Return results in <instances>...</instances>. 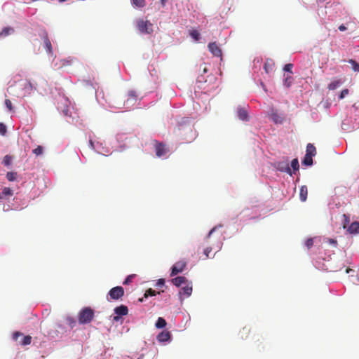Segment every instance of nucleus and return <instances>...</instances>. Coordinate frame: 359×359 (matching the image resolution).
Here are the masks:
<instances>
[{
    "instance_id": "1",
    "label": "nucleus",
    "mask_w": 359,
    "mask_h": 359,
    "mask_svg": "<svg viewBox=\"0 0 359 359\" xmlns=\"http://www.w3.org/2000/svg\"><path fill=\"white\" fill-rule=\"evenodd\" d=\"M16 88L15 95L17 97H25L32 92L34 87L31 81L28 79H20L15 82Z\"/></svg>"
},
{
    "instance_id": "2",
    "label": "nucleus",
    "mask_w": 359,
    "mask_h": 359,
    "mask_svg": "<svg viewBox=\"0 0 359 359\" xmlns=\"http://www.w3.org/2000/svg\"><path fill=\"white\" fill-rule=\"evenodd\" d=\"M94 311L90 307L83 308L78 313V320L80 324L90 323L94 318Z\"/></svg>"
},
{
    "instance_id": "3",
    "label": "nucleus",
    "mask_w": 359,
    "mask_h": 359,
    "mask_svg": "<svg viewBox=\"0 0 359 359\" xmlns=\"http://www.w3.org/2000/svg\"><path fill=\"white\" fill-rule=\"evenodd\" d=\"M178 134L182 136L183 140L191 142L194 138L192 127L190 126H181L178 128Z\"/></svg>"
},
{
    "instance_id": "4",
    "label": "nucleus",
    "mask_w": 359,
    "mask_h": 359,
    "mask_svg": "<svg viewBox=\"0 0 359 359\" xmlns=\"http://www.w3.org/2000/svg\"><path fill=\"white\" fill-rule=\"evenodd\" d=\"M137 25L142 33L150 34L153 32V25L149 20H139Z\"/></svg>"
},
{
    "instance_id": "5",
    "label": "nucleus",
    "mask_w": 359,
    "mask_h": 359,
    "mask_svg": "<svg viewBox=\"0 0 359 359\" xmlns=\"http://www.w3.org/2000/svg\"><path fill=\"white\" fill-rule=\"evenodd\" d=\"M124 294V290L121 286H117L111 288L109 292V295L111 299L118 300L121 298Z\"/></svg>"
},
{
    "instance_id": "6",
    "label": "nucleus",
    "mask_w": 359,
    "mask_h": 359,
    "mask_svg": "<svg viewBox=\"0 0 359 359\" xmlns=\"http://www.w3.org/2000/svg\"><path fill=\"white\" fill-rule=\"evenodd\" d=\"M22 337V341L20 342V344L22 346H26L29 345L32 342V337L29 335L24 336L23 334L20 332H15L13 334V339L15 341H18V337Z\"/></svg>"
},
{
    "instance_id": "7",
    "label": "nucleus",
    "mask_w": 359,
    "mask_h": 359,
    "mask_svg": "<svg viewBox=\"0 0 359 359\" xmlns=\"http://www.w3.org/2000/svg\"><path fill=\"white\" fill-rule=\"evenodd\" d=\"M114 311L116 316L114 317L113 320L116 322L119 320L120 316H126L128 313V309L125 305L117 306Z\"/></svg>"
},
{
    "instance_id": "8",
    "label": "nucleus",
    "mask_w": 359,
    "mask_h": 359,
    "mask_svg": "<svg viewBox=\"0 0 359 359\" xmlns=\"http://www.w3.org/2000/svg\"><path fill=\"white\" fill-rule=\"evenodd\" d=\"M187 263L184 261H179L176 262L171 269V276H174L177 273L183 271L186 267Z\"/></svg>"
},
{
    "instance_id": "9",
    "label": "nucleus",
    "mask_w": 359,
    "mask_h": 359,
    "mask_svg": "<svg viewBox=\"0 0 359 359\" xmlns=\"http://www.w3.org/2000/svg\"><path fill=\"white\" fill-rule=\"evenodd\" d=\"M208 50L215 57H222V53L219 46L216 42H211L208 45Z\"/></svg>"
},
{
    "instance_id": "10",
    "label": "nucleus",
    "mask_w": 359,
    "mask_h": 359,
    "mask_svg": "<svg viewBox=\"0 0 359 359\" xmlns=\"http://www.w3.org/2000/svg\"><path fill=\"white\" fill-rule=\"evenodd\" d=\"M156 154L158 157H161L166 154L165 144L163 143H156L155 146Z\"/></svg>"
},
{
    "instance_id": "11",
    "label": "nucleus",
    "mask_w": 359,
    "mask_h": 359,
    "mask_svg": "<svg viewBox=\"0 0 359 359\" xmlns=\"http://www.w3.org/2000/svg\"><path fill=\"white\" fill-rule=\"evenodd\" d=\"M237 114L239 119L242 121L248 120V113L244 107H238L237 109Z\"/></svg>"
},
{
    "instance_id": "12",
    "label": "nucleus",
    "mask_w": 359,
    "mask_h": 359,
    "mask_svg": "<svg viewBox=\"0 0 359 359\" xmlns=\"http://www.w3.org/2000/svg\"><path fill=\"white\" fill-rule=\"evenodd\" d=\"M43 40L45 48L46 49V52L48 54H53L52 44H51V42H50V39H48L46 33L43 35Z\"/></svg>"
},
{
    "instance_id": "13",
    "label": "nucleus",
    "mask_w": 359,
    "mask_h": 359,
    "mask_svg": "<svg viewBox=\"0 0 359 359\" xmlns=\"http://www.w3.org/2000/svg\"><path fill=\"white\" fill-rule=\"evenodd\" d=\"M73 62H74L73 58L68 57V58L60 60L58 62H57L55 64V65H58L59 68H62V67H65L72 65L73 64Z\"/></svg>"
},
{
    "instance_id": "14",
    "label": "nucleus",
    "mask_w": 359,
    "mask_h": 359,
    "mask_svg": "<svg viewBox=\"0 0 359 359\" xmlns=\"http://www.w3.org/2000/svg\"><path fill=\"white\" fill-rule=\"evenodd\" d=\"M274 62L271 59H267L264 62V69L266 74L272 72L274 67Z\"/></svg>"
},
{
    "instance_id": "15",
    "label": "nucleus",
    "mask_w": 359,
    "mask_h": 359,
    "mask_svg": "<svg viewBox=\"0 0 359 359\" xmlns=\"http://www.w3.org/2000/svg\"><path fill=\"white\" fill-rule=\"evenodd\" d=\"M277 169L281 172H285L288 173L290 175H292L290 168L289 167L288 163H279L278 164Z\"/></svg>"
},
{
    "instance_id": "16",
    "label": "nucleus",
    "mask_w": 359,
    "mask_h": 359,
    "mask_svg": "<svg viewBox=\"0 0 359 359\" xmlns=\"http://www.w3.org/2000/svg\"><path fill=\"white\" fill-rule=\"evenodd\" d=\"M308 189L306 185H303L300 187L299 190V198L302 202H305L307 198Z\"/></svg>"
},
{
    "instance_id": "17",
    "label": "nucleus",
    "mask_w": 359,
    "mask_h": 359,
    "mask_svg": "<svg viewBox=\"0 0 359 359\" xmlns=\"http://www.w3.org/2000/svg\"><path fill=\"white\" fill-rule=\"evenodd\" d=\"M347 231L350 233H359V222H353L348 227Z\"/></svg>"
},
{
    "instance_id": "18",
    "label": "nucleus",
    "mask_w": 359,
    "mask_h": 359,
    "mask_svg": "<svg viewBox=\"0 0 359 359\" xmlns=\"http://www.w3.org/2000/svg\"><path fill=\"white\" fill-rule=\"evenodd\" d=\"M187 280L184 276H177L172 279V283L177 287L181 286L184 283H187Z\"/></svg>"
},
{
    "instance_id": "19",
    "label": "nucleus",
    "mask_w": 359,
    "mask_h": 359,
    "mask_svg": "<svg viewBox=\"0 0 359 359\" xmlns=\"http://www.w3.org/2000/svg\"><path fill=\"white\" fill-rule=\"evenodd\" d=\"M170 334L169 332H161L157 336V339L161 342L167 341L170 339Z\"/></svg>"
},
{
    "instance_id": "20",
    "label": "nucleus",
    "mask_w": 359,
    "mask_h": 359,
    "mask_svg": "<svg viewBox=\"0 0 359 359\" xmlns=\"http://www.w3.org/2000/svg\"><path fill=\"white\" fill-rule=\"evenodd\" d=\"M306 154L314 156L316 154V149L313 144L309 143L306 146Z\"/></svg>"
},
{
    "instance_id": "21",
    "label": "nucleus",
    "mask_w": 359,
    "mask_h": 359,
    "mask_svg": "<svg viewBox=\"0 0 359 359\" xmlns=\"http://www.w3.org/2000/svg\"><path fill=\"white\" fill-rule=\"evenodd\" d=\"M271 118L276 123H282L283 121V118L277 113H272L271 114Z\"/></svg>"
},
{
    "instance_id": "22",
    "label": "nucleus",
    "mask_w": 359,
    "mask_h": 359,
    "mask_svg": "<svg viewBox=\"0 0 359 359\" xmlns=\"http://www.w3.org/2000/svg\"><path fill=\"white\" fill-rule=\"evenodd\" d=\"M182 290L183 291L184 294H185L187 297H189L192 292L191 284L189 283V284L187 285L186 286L183 287L182 288Z\"/></svg>"
},
{
    "instance_id": "23",
    "label": "nucleus",
    "mask_w": 359,
    "mask_h": 359,
    "mask_svg": "<svg viewBox=\"0 0 359 359\" xmlns=\"http://www.w3.org/2000/svg\"><path fill=\"white\" fill-rule=\"evenodd\" d=\"M313 156L305 154L302 161V164L304 165L310 166L313 164Z\"/></svg>"
},
{
    "instance_id": "24",
    "label": "nucleus",
    "mask_w": 359,
    "mask_h": 359,
    "mask_svg": "<svg viewBox=\"0 0 359 359\" xmlns=\"http://www.w3.org/2000/svg\"><path fill=\"white\" fill-rule=\"evenodd\" d=\"M13 29L11 27H4L2 31L0 32V36L1 37H5L9 34H11L12 32H13Z\"/></svg>"
},
{
    "instance_id": "25",
    "label": "nucleus",
    "mask_w": 359,
    "mask_h": 359,
    "mask_svg": "<svg viewBox=\"0 0 359 359\" xmlns=\"http://www.w3.org/2000/svg\"><path fill=\"white\" fill-rule=\"evenodd\" d=\"M166 321L164 318L159 317L156 323V327L157 328H163L165 327Z\"/></svg>"
},
{
    "instance_id": "26",
    "label": "nucleus",
    "mask_w": 359,
    "mask_h": 359,
    "mask_svg": "<svg viewBox=\"0 0 359 359\" xmlns=\"http://www.w3.org/2000/svg\"><path fill=\"white\" fill-rule=\"evenodd\" d=\"M1 194H2V198L4 196H13V191L9 187H4Z\"/></svg>"
},
{
    "instance_id": "27",
    "label": "nucleus",
    "mask_w": 359,
    "mask_h": 359,
    "mask_svg": "<svg viewBox=\"0 0 359 359\" xmlns=\"http://www.w3.org/2000/svg\"><path fill=\"white\" fill-rule=\"evenodd\" d=\"M292 81H293V78L292 76L290 75H287L286 77L284 79V85L287 87V88H289L291 86L292 83Z\"/></svg>"
},
{
    "instance_id": "28",
    "label": "nucleus",
    "mask_w": 359,
    "mask_h": 359,
    "mask_svg": "<svg viewBox=\"0 0 359 359\" xmlns=\"http://www.w3.org/2000/svg\"><path fill=\"white\" fill-rule=\"evenodd\" d=\"M6 178L8 181H15L17 178V172H8L6 174Z\"/></svg>"
},
{
    "instance_id": "29",
    "label": "nucleus",
    "mask_w": 359,
    "mask_h": 359,
    "mask_svg": "<svg viewBox=\"0 0 359 359\" xmlns=\"http://www.w3.org/2000/svg\"><path fill=\"white\" fill-rule=\"evenodd\" d=\"M13 157L10 155H6L3 159V164L5 166H9L11 164Z\"/></svg>"
},
{
    "instance_id": "30",
    "label": "nucleus",
    "mask_w": 359,
    "mask_h": 359,
    "mask_svg": "<svg viewBox=\"0 0 359 359\" xmlns=\"http://www.w3.org/2000/svg\"><path fill=\"white\" fill-rule=\"evenodd\" d=\"M340 84L341 82L339 81H334L329 84L328 88L330 90H335L340 86Z\"/></svg>"
},
{
    "instance_id": "31",
    "label": "nucleus",
    "mask_w": 359,
    "mask_h": 359,
    "mask_svg": "<svg viewBox=\"0 0 359 359\" xmlns=\"http://www.w3.org/2000/svg\"><path fill=\"white\" fill-rule=\"evenodd\" d=\"M132 4L137 7H144L145 6L144 0H131Z\"/></svg>"
},
{
    "instance_id": "32",
    "label": "nucleus",
    "mask_w": 359,
    "mask_h": 359,
    "mask_svg": "<svg viewBox=\"0 0 359 359\" xmlns=\"http://www.w3.org/2000/svg\"><path fill=\"white\" fill-rule=\"evenodd\" d=\"M348 62L351 64L352 69L354 72H359V64L357 63L355 60L351 59L348 60Z\"/></svg>"
},
{
    "instance_id": "33",
    "label": "nucleus",
    "mask_w": 359,
    "mask_h": 359,
    "mask_svg": "<svg viewBox=\"0 0 359 359\" xmlns=\"http://www.w3.org/2000/svg\"><path fill=\"white\" fill-rule=\"evenodd\" d=\"M291 167L292 168L294 171H297L299 170V165L297 158H294L291 162Z\"/></svg>"
},
{
    "instance_id": "34",
    "label": "nucleus",
    "mask_w": 359,
    "mask_h": 359,
    "mask_svg": "<svg viewBox=\"0 0 359 359\" xmlns=\"http://www.w3.org/2000/svg\"><path fill=\"white\" fill-rule=\"evenodd\" d=\"M250 330L248 327H243V330L241 332V338L242 339H246L248 337V334L250 333Z\"/></svg>"
},
{
    "instance_id": "35",
    "label": "nucleus",
    "mask_w": 359,
    "mask_h": 359,
    "mask_svg": "<svg viewBox=\"0 0 359 359\" xmlns=\"http://www.w3.org/2000/svg\"><path fill=\"white\" fill-rule=\"evenodd\" d=\"M343 218H344L343 228L346 229L350 223V217L348 215L344 214Z\"/></svg>"
},
{
    "instance_id": "36",
    "label": "nucleus",
    "mask_w": 359,
    "mask_h": 359,
    "mask_svg": "<svg viewBox=\"0 0 359 359\" xmlns=\"http://www.w3.org/2000/svg\"><path fill=\"white\" fill-rule=\"evenodd\" d=\"M190 35L196 41H198L200 39V33L197 30L191 31Z\"/></svg>"
},
{
    "instance_id": "37",
    "label": "nucleus",
    "mask_w": 359,
    "mask_h": 359,
    "mask_svg": "<svg viewBox=\"0 0 359 359\" xmlns=\"http://www.w3.org/2000/svg\"><path fill=\"white\" fill-rule=\"evenodd\" d=\"M156 294V292L151 288L148 289L146 290L144 297L145 298H147L149 296H155Z\"/></svg>"
},
{
    "instance_id": "38",
    "label": "nucleus",
    "mask_w": 359,
    "mask_h": 359,
    "mask_svg": "<svg viewBox=\"0 0 359 359\" xmlns=\"http://www.w3.org/2000/svg\"><path fill=\"white\" fill-rule=\"evenodd\" d=\"M67 323H68V325L72 327L73 328L75 325H76V321L75 320L72 318V317H68L67 318Z\"/></svg>"
},
{
    "instance_id": "39",
    "label": "nucleus",
    "mask_w": 359,
    "mask_h": 359,
    "mask_svg": "<svg viewBox=\"0 0 359 359\" xmlns=\"http://www.w3.org/2000/svg\"><path fill=\"white\" fill-rule=\"evenodd\" d=\"M43 147L41 146H38L36 149L33 150V153L36 156H39L43 154Z\"/></svg>"
},
{
    "instance_id": "40",
    "label": "nucleus",
    "mask_w": 359,
    "mask_h": 359,
    "mask_svg": "<svg viewBox=\"0 0 359 359\" xmlns=\"http://www.w3.org/2000/svg\"><path fill=\"white\" fill-rule=\"evenodd\" d=\"M135 274H131V275L128 276L127 278H126V280H124L123 284L128 285L130 283H131L133 279L135 278Z\"/></svg>"
},
{
    "instance_id": "41",
    "label": "nucleus",
    "mask_w": 359,
    "mask_h": 359,
    "mask_svg": "<svg viewBox=\"0 0 359 359\" xmlns=\"http://www.w3.org/2000/svg\"><path fill=\"white\" fill-rule=\"evenodd\" d=\"M292 67H293V65L291 63H288L285 65L284 70L285 72H290V74H292Z\"/></svg>"
},
{
    "instance_id": "42",
    "label": "nucleus",
    "mask_w": 359,
    "mask_h": 359,
    "mask_svg": "<svg viewBox=\"0 0 359 359\" xmlns=\"http://www.w3.org/2000/svg\"><path fill=\"white\" fill-rule=\"evenodd\" d=\"M6 133V126L4 123H0V134L1 135H4Z\"/></svg>"
},
{
    "instance_id": "43",
    "label": "nucleus",
    "mask_w": 359,
    "mask_h": 359,
    "mask_svg": "<svg viewBox=\"0 0 359 359\" xmlns=\"http://www.w3.org/2000/svg\"><path fill=\"white\" fill-rule=\"evenodd\" d=\"M305 245L309 249L311 248L313 245V238H308L305 242Z\"/></svg>"
},
{
    "instance_id": "44",
    "label": "nucleus",
    "mask_w": 359,
    "mask_h": 359,
    "mask_svg": "<svg viewBox=\"0 0 359 359\" xmlns=\"http://www.w3.org/2000/svg\"><path fill=\"white\" fill-rule=\"evenodd\" d=\"M348 94V89H344L339 96V99L341 100L343 99L344 97H345V96H346Z\"/></svg>"
},
{
    "instance_id": "45",
    "label": "nucleus",
    "mask_w": 359,
    "mask_h": 359,
    "mask_svg": "<svg viewBox=\"0 0 359 359\" xmlns=\"http://www.w3.org/2000/svg\"><path fill=\"white\" fill-rule=\"evenodd\" d=\"M5 104L6 107L8 109L9 111H11L13 109L12 103L11 101L8 99H6L5 100Z\"/></svg>"
},
{
    "instance_id": "46",
    "label": "nucleus",
    "mask_w": 359,
    "mask_h": 359,
    "mask_svg": "<svg viewBox=\"0 0 359 359\" xmlns=\"http://www.w3.org/2000/svg\"><path fill=\"white\" fill-rule=\"evenodd\" d=\"M211 251H212V248L210 247H207L204 250L203 253H204V255L205 256V259L209 257V254L211 252Z\"/></svg>"
},
{
    "instance_id": "47",
    "label": "nucleus",
    "mask_w": 359,
    "mask_h": 359,
    "mask_svg": "<svg viewBox=\"0 0 359 359\" xmlns=\"http://www.w3.org/2000/svg\"><path fill=\"white\" fill-rule=\"evenodd\" d=\"M128 96H129V97H130L133 100H136L137 96H136L135 92L133 90L128 92Z\"/></svg>"
},
{
    "instance_id": "48",
    "label": "nucleus",
    "mask_w": 359,
    "mask_h": 359,
    "mask_svg": "<svg viewBox=\"0 0 359 359\" xmlns=\"http://www.w3.org/2000/svg\"><path fill=\"white\" fill-rule=\"evenodd\" d=\"M164 284H165V280L163 278L158 279V282L156 283V285L158 286H163V285H164Z\"/></svg>"
},
{
    "instance_id": "49",
    "label": "nucleus",
    "mask_w": 359,
    "mask_h": 359,
    "mask_svg": "<svg viewBox=\"0 0 359 359\" xmlns=\"http://www.w3.org/2000/svg\"><path fill=\"white\" fill-rule=\"evenodd\" d=\"M216 229H217V226H215V227L212 228V229L210 231L209 233H208V236H207V238H209L210 237L211 234H212V233L216 230Z\"/></svg>"
},
{
    "instance_id": "50",
    "label": "nucleus",
    "mask_w": 359,
    "mask_h": 359,
    "mask_svg": "<svg viewBox=\"0 0 359 359\" xmlns=\"http://www.w3.org/2000/svg\"><path fill=\"white\" fill-rule=\"evenodd\" d=\"M346 27L344 25H341L339 27V29L341 31V32H344L345 30H346Z\"/></svg>"
},
{
    "instance_id": "51",
    "label": "nucleus",
    "mask_w": 359,
    "mask_h": 359,
    "mask_svg": "<svg viewBox=\"0 0 359 359\" xmlns=\"http://www.w3.org/2000/svg\"><path fill=\"white\" fill-rule=\"evenodd\" d=\"M161 4L163 7H164L168 1V0H161Z\"/></svg>"
},
{
    "instance_id": "52",
    "label": "nucleus",
    "mask_w": 359,
    "mask_h": 359,
    "mask_svg": "<svg viewBox=\"0 0 359 359\" xmlns=\"http://www.w3.org/2000/svg\"><path fill=\"white\" fill-rule=\"evenodd\" d=\"M208 72V68L205 66L203 69V73H206Z\"/></svg>"
},
{
    "instance_id": "53",
    "label": "nucleus",
    "mask_w": 359,
    "mask_h": 359,
    "mask_svg": "<svg viewBox=\"0 0 359 359\" xmlns=\"http://www.w3.org/2000/svg\"><path fill=\"white\" fill-rule=\"evenodd\" d=\"M330 242L331 243H337V241H334L333 239H330Z\"/></svg>"
},
{
    "instance_id": "54",
    "label": "nucleus",
    "mask_w": 359,
    "mask_h": 359,
    "mask_svg": "<svg viewBox=\"0 0 359 359\" xmlns=\"http://www.w3.org/2000/svg\"><path fill=\"white\" fill-rule=\"evenodd\" d=\"M351 270V269H346V273H349V271H350Z\"/></svg>"
},
{
    "instance_id": "55",
    "label": "nucleus",
    "mask_w": 359,
    "mask_h": 359,
    "mask_svg": "<svg viewBox=\"0 0 359 359\" xmlns=\"http://www.w3.org/2000/svg\"><path fill=\"white\" fill-rule=\"evenodd\" d=\"M198 81H199V82L203 81L201 79V77H198Z\"/></svg>"
},
{
    "instance_id": "56",
    "label": "nucleus",
    "mask_w": 359,
    "mask_h": 359,
    "mask_svg": "<svg viewBox=\"0 0 359 359\" xmlns=\"http://www.w3.org/2000/svg\"><path fill=\"white\" fill-rule=\"evenodd\" d=\"M66 1V0H59V1H60V2H61V3H62V2H64V1Z\"/></svg>"
},
{
    "instance_id": "57",
    "label": "nucleus",
    "mask_w": 359,
    "mask_h": 359,
    "mask_svg": "<svg viewBox=\"0 0 359 359\" xmlns=\"http://www.w3.org/2000/svg\"><path fill=\"white\" fill-rule=\"evenodd\" d=\"M139 301H140V302H142V301H143V298H140V299H139Z\"/></svg>"
}]
</instances>
